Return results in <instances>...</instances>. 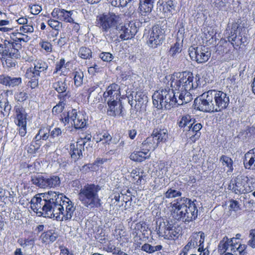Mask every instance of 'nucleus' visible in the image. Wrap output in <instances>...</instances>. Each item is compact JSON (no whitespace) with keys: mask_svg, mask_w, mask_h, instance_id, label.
<instances>
[{"mask_svg":"<svg viewBox=\"0 0 255 255\" xmlns=\"http://www.w3.org/2000/svg\"><path fill=\"white\" fill-rule=\"evenodd\" d=\"M134 100L135 102L134 106L135 109H137V106L141 107L142 105L146 104L148 101L147 97L140 91L136 93L134 96Z\"/></svg>","mask_w":255,"mask_h":255,"instance_id":"30","label":"nucleus"},{"mask_svg":"<svg viewBox=\"0 0 255 255\" xmlns=\"http://www.w3.org/2000/svg\"><path fill=\"white\" fill-rule=\"evenodd\" d=\"M67 96V94L65 95H59L58 98L60 99L59 103L55 106L52 109V113L58 114L61 113L64 108L65 104L64 101L65 100V97Z\"/></svg>","mask_w":255,"mask_h":255,"instance_id":"35","label":"nucleus"},{"mask_svg":"<svg viewBox=\"0 0 255 255\" xmlns=\"http://www.w3.org/2000/svg\"><path fill=\"white\" fill-rule=\"evenodd\" d=\"M178 230L175 226L169 224H166L165 222L160 223L157 231L159 236L164 237L167 240H174L179 233Z\"/></svg>","mask_w":255,"mask_h":255,"instance_id":"11","label":"nucleus"},{"mask_svg":"<svg viewBox=\"0 0 255 255\" xmlns=\"http://www.w3.org/2000/svg\"><path fill=\"white\" fill-rule=\"evenodd\" d=\"M250 240L248 242V245L252 248H255V229L252 230L250 231Z\"/></svg>","mask_w":255,"mask_h":255,"instance_id":"55","label":"nucleus"},{"mask_svg":"<svg viewBox=\"0 0 255 255\" xmlns=\"http://www.w3.org/2000/svg\"><path fill=\"white\" fill-rule=\"evenodd\" d=\"M74 84L76 87L81 86L83 83L84 80V73L80 70L78 69L74 72Z\"/></svg>","mask_w":255,"mask_h":255,"instance_id":"37","label":"nucleus"},{"mask_svg":"<svg viewBox=\"0 0 255 255\" xmlns=\"http://www.w3.org/2000/svg\"><path fill=\"white\" fill-rule=\"evenodd\" d=\"M181 195L182 193L181 192L172 188L169 189L165 193V197L166 198H175Z\"/></svg>","mask_w":255,"mask_h":255,"instance_id":"46","label":"nucleus"},{"mask_svg":"<svg viewBox=\"0 0 255 255\" xmlns=\"http://www.w3.org/2000/svg\"><path fill=\"white\" fill-rule=\"evenodd\" d=\"M70 114L72 123L75 128H82L86 126V119L82 112H77L75 109H72L70 111Z\"/></svg>","mask_w":255,"mask_h":255,"instance_id":"18","label":"nucleus"},{"mask_svg":"<svg viewBox=\"0 0 255 255\" xmlns=\"http://www.w3.org/2000/svg\"><path fill=\"white\" fill-rule=\"evenodd\" d=\"M216 112H221L227 108L230 103L228 95L221 91L213 90Z\"/></svg>","mask_w":255,"mask_h":255,"instance_id":"13","label":"nucleus"},{"mask_svg":"<svg viewBox=\"0 0 255 255\" xmlns=\"http://www.w3.org/2000/svg\"><path fill=\"white\" fill-rule=\"evenodd\" d=\"M240 32L238 35H236L232 37V39H229V41L234 42L236 44L239 45H241L244 42L243 41L242 36L240 35Z\"/></svg>","mask_w":255,"mask_h":255,"instance_id":"58","label":"nucleus"},{"mask_svg":"<svg viewBox=\"0 0 255 255\" xmlns=\"http://www.w3.org/2000/svg\"><path fill=\"white\" fill-rule=\"evenodd\" d=\"M21 83V78L20 77H10L5 75H0V83L8 86L13 87L18 86Z\"/></svg>","mask_w":255,"mask_h":255,"instance_id":"21","label":"nucleus"},{"mask_svg":"<svg viewBox=\"0 0 255 255\" xmlns=\"http://www.w3.org/2000/svg\"><path fill=\"white\" fill-rule=\"evenodd\" d=\"M43 242H54L57 238V235L52 230L48 231L41 235Z\"/></svg>","mask_w":255,"mask_h":255,"instance_id":"38","label":"nucleus"},{"mask_svg":"<svg viewBox=\"0 0 255 255\" xmlns=\"http://www.w3.org/2000/svg\"><path fill=\"white\" fill-rule=\"evenodd\" d=\"M7 42H9V40H4L3 43L0 44V54L1 55L2 58L5 56H6V45H7Z\"/></svg>","mask_w":255,"mask_h":255,"instance_id":"60","label":"nucleus"},{"mask_svg":"<svg viewBox=\"0 0 255 255\" xmlns=\"http://www.w3.org/2000/svg\"><path fill=\"white\" fill-rule=\"evenodd\" d=\"M139 22H137V26L133 21L122 24L121 22L118 24L116 29V37L118 33L120 34L119 38L122 40H127L132 38L136 33L138 30Z\"/></svg>","mask_w":255,"mask_h":255,"instance_id":"10","label":"nucleus"},{"mask_svg":"<svg viewBox=\"0 0 255 255\" xmlns=\"http://www.w3.org/2000/svg\"><path fill=\"white\" fill-rule=\"evenodd\" d=\"M214 99L213 90L205 92L195 99V108L203 112H216L215 104L212 103Z\"/></svg>","mask_w":255,"mask_h":255,"instance_id":"7","label":"nucleus"},{"mask_svg":"<svg viewBox=\"0 0 255 255\" xmlns=\"http://www.w3.org/2000/svg\"><path fill=\"white\" fill-rule=\"evenodd\" d=\"M78 54L82 59H89L92 57V52L91 50L88 48L82 47L79 49Z\"/></svg>","mask_w":255,"mask_h":255,"instance_id":"43","label":"nucleus"},{"mask_svg":"<svg viewBox=\"0 0 255 255\" xmlns=\"http://www.w3.org/2000/svg\"><path fill=\"white\" fill-rule=\"evenodd\" d=\"M189 54L193 60H195L198 63H203L207 62L211 56V52L198 47H190L189 49Z\"/></svg>","mask_w":255,"mask_h":255,"instance_id":"12","label":"nucleus"},{"mask_svg":"<svg viewBox=\"0 0 255 255\" xmlns=\"http://www.w3.org/2000/svg\"><path fill=\"white\" fill-rule=\"evenodd\" d=\"M244 164L246 169L255 170V147L246 154Z\"/></svg>","mask_w":255,"mask_h":255,"instance_id":"25","label":"nucleus"},{"mask_svg":"<svg viewBox=\"0 0 255 255\" xmlns=\"http://www.w3.org/2000/svg\"><path fill=\"white\" fill-rule=\"evenodd\" d=\"M120 87L118 84L113 83L109 86L103 94V98L107 103L116 102L120 100Z\"/></svg>","mask_w":255,"mask_h":255,"instance_id":"14","label":"nucleus"},{"mask_svg":"<svg viewBox=\"0 0 255 255\" xmlns=\"http://www.w3.org/2000/svg\"><path fill=\"white\" fill-rule=\"evenodd\" d=\"M196 200L192 201L186 197L178 198L172 205L173 217L178 221L189 223L195 220L198 216Z\"/></svg>","mask_w":255,"mask_h":255,"instance_id":"2","label":"nucleus"},{"mask_svg":"<svg viewBox=\"0 0 255 255\" xmlns=\"http://www.w3.org/2000/svg\"><path fill=\"white\" fill-rule=\"evenodd\" d=\"M11 108L12 106L7 98L0 101V111L3 116H8Z\"/></svg>","mask_w":255,"mask_h":255,"instance_id":"34","label":"nucleus"},{"mask_svg":"<svg viewBox=\"0 0 255 255\" xmlns=\"http://www.w3.org/2000/svg\"><path fill=\"white\" fill-rule=\"evenodd\" d=\"M121 21L119 15L114 12H109L98 16L96 24L107 39L114 41V39L116 37V29Z\"/></svg>","mask_w":255,"mask_h":255,"instance_id":"3","label":"nucleus"},{"mask_svg":"<svg viewBox=\"0 0 255 255\" xmlns=\"http://www.w3.org/2000/svg\"><path fill=\"white\" fill-rule=\"evenodd\" d=\"M141 250L144 252H145L148 254H152L153 253V246L151 245L145 243L141 247Z\"/></svg>","mask_w":255,"mask_h":255,"instance_id":"62","label":"nucleus"},{"mask_svg":"<svg viewBox=\"0 0 255 255\" xmlns=\"http://www.w3.org/2000/svg\"><path fill=\"white\" fill-rule=\"evenodd\" d=\"M35 141H32L29 145L26 146V149L29 153H34L40 147V143L39 139H35Z\"/></svg>","mask_w":255,"mask_h":255,"instance_id":"42","label":"nucleus"},{"mask_svg":"<svg viewBox=\"0 0 255 255\" xmlns=\"http://www.w3.org/2000/svg\"><path fill=\"white\" fill-rule=\"evenodd\" d=\"M6 47V49L5 51H6V56H9L10 57L13 58H20V52L19 50L21 49L20 43H12L10 41H9Z\"/></svg>","mask_w":255,"mask_h":255,"instance_id":"20","label":"nucleus"},{"mask_svg":"<svg viewBox=\"0 0 255 255\" xmlns=\"http://www.w3.org/2000/svg\"><path fill=\"white\" fill-rule=\"evenodd\" d=\"M60 22L55 19H50L48 21V24L53 29L58 30L60 27Z\"/></svg>","mask_w":255,"mask_h":255,"instance_id":"52","label":"nucleus"},{"mask_svg":"<svg viewBox=\"0 0 255 255\" xmlns=\"http://www.w3.org/2000/svg\"><path fill=\"white\" fill-rule=\"evenodd\" d=\"M2 59V60H4V62H2L3 66L8 68H11L16 66L17 64L16 60L18 58H13L10 57L9 56H5Z\"/></svg>","mask_w":255,"mask_h":255,"instance_id":"44","label":"nucleus"},{"mask_svg":"<svg viewBox=\"0 0 255 255\" xmlns=\"http://www.w3.org/2000/svg\"><path fill=\"white\" fill-rule=\"evenodd\" d=\"M84 142L83 139H78L76 143H70L69 152L71 158L75 161L83 157L82 151L84 149Z\"/></svg>","mask_w":255,"mask_h":255,"instance_id":"16","label":"nucleus"},{"mask_svg":"<svg viewBox=\"0 0 255 255\" xmlns=\"http://www.w3.org/2000/svg\"><path fill=\"white\" fill-rule=\"evenodd\" d=\"M60 179L59 176L52 175L46 177V188H55L59 186L60 184Z\"/></svg>","mask_w":255,"mask_h":255,"instance_id":"32","label":"nucleus"},{"mask_svg":"<svg viewBox=\"0 0 255 255\" xmlns=\"http://www.w3.org/2000/svg\"><path fill=\"white\" fill-rule=\"evenodd\" d=\"M42 10L41 6L37 4H34L30 6L31 13L33 14H38Z\"/></svg>","mask_w":255,"mask_h":255,"instance_id":"63","label":"nucleus"},{"mask_svg":"<svg viewBox=\"0 0 255 255\" xmlns=\"http://www.w3.org/2000/svg\"><path fill=\"white\" fill-rule=\"evenodd\" d=\"M50 137V128L49 127H43L39 129L38 133L36 135L35 139H42L46 140L49 137Z\"/></svg>","mask_w":255,"mask_h":255,"instance_id":"36","label":"nucleus"},{"mask_svg":"<svg viewBox=\"0 0 255 255\" xmlns=\"http://www.w3.org/2000/svg\"><path fill=\"white\" fill-rule=\"evenodd\" d=\"M52 87L59 94V95H65L68 96V91H67V86L66 80L64 81H58L53 84Z\"/></svg>","mask_w":255,"mask_h":255,"instance_id":"29","label":"nucleus"},{"mask_svg":"<svg viewBox=\"0 0 255 255\" xmlns=\"http://www.w3.org/2000/svg\"><path fill=\"white\" fill-rule=\"evenodd\" d=\"M70 115H71L70 111L66 114H63V115H61V118L60 119V120L65 124L66 123H69L70 121H71V124H73L72 122V118Z\"/></svg>","mask_w":255,"mask_h":255,"instance_id":"56","label":"nucleus"},{"mask_svg":"<svg viewBox=\"0 0 255 255\" xmlns=\"http://www.w3.org/2000/svg\"><path fill=\"white\" fill-rule=\"evenodd\" d=\"M152 100L153 105L158 109L169 110L177 103L176 91L168 87L155 92Z\"/></svg>","mask_w":255,"mask_h":255,"instance_id":"6","label":"nucleus"},{"mask_svg":"<svg viewBox=\"0 0 255 255\" xmlns=\"http://www.w3.org/2000/svg\"><path fill=\"white\" fill-rule=\"evenodd\" d=\"M107 104L108 106L107 112L108 115L112 117L122 115L123 106L121 100L111 102Z\"/></svg>","mask_w":255,"mask_h":255,"instance_id":"19","label":"nucleus"},{"mask_svg":"<svg viewBox=\"0 0 255 255\" xmlns=\"http://www.w3.org/2000/svg\"><path fill=\"white\" fill-rule=\"evenodd\" d=\"M48 68V64L42 60L35 61L34 63V67L28 69L25 74L27 78L31 76L40 77L42 72H46Z\"/></svg>","mask_w":255,"mask_h":255,"instance_id":"15","label":"nucleus"},{"mask_svg":"<svg viewBox=\"0 0 255 255\" xmlns=\"http://www.w3.org/2000/svg\"><path fill=\"white\" fill-rule=\"evenodd\" d=\"M18 242L22 247L25 248L29 246H33L34 244V240L33 239H27L23 241L22 240H18Z\"/></svg>","mask_w":255,"mask_h":255,"instance_id":"51","label":"nucleus"},{"mask_svg":"<svg viewBox=\"0 0 255 255\" xmlns=\"http://www.w3.org/2000/svg\"><path fill=\"white\" fill-rule=\"evenodd\" d=\"M247 177L238 175L232 179L229 185V189L236 194H247L253 191Z\"/></svg>","mask_w":255,"mask_h":255,"instance_id":"8","label":"nucleus"},{"mask_svg":"<svg viewBox=\"0 0 255 255\" xmlns=\"http://www.w3.org/2000/svg\"><path fill=\"white\" fill-rule=\"evenodd\" d=\"M195 238L198 239L197 240V244L198 246H203V244L204 242L205 236L203 232H199L194 234Z\"/></svg>","mask_w":255,"mask_h":255,"instance_id":"50","label":"nucleus"},{"mask_svg":"<svg viewBox=\"0 0 255 255\" xmlns=\"http://www.w3.org/2000/svg\"><path fill=\"white\" fill-rule=\"evenodd\" d=\"M150 156L149 151L147 150L143 149V145H141L140 150L132 153L129 157L133 161L142 162L146 159L149 158Z\"/></svg>","mask_w":255,"mask_h":255,"instance_id":"23","label":"nucleus"},{"mask_svg":"<svg viewBox=\"0 0 255 255\" xmlns=\"http://www.w3.org/2000/svg\"><path fill=\"white\" fill-rule=\"evenodd\" d=\"M195 123V120L191 116L186 115L183 116L178 122L179 128H182L184 131L190 128Z\"/></svg>","mask_w":255,"mask_h":255,"instance_id":"27","label":"nucleus"},{"mask_svg":"<svg viewBox=\"0 0 255 255\" xmlns=\"http://www.w3.org/2000/svg\"><path fill=\"white\" fill-rule=\"evenodd\" d=\"M31 208L39 216L57 221L70 220L75 210L73 203L62 193L48 191L36 195L31 200Z\"/></svg>","mask_w":255,"mask_h":255,"instance_id":"1","label":"nucleus"},{"mask_svg":"<svg viewBox=\"0 0 255 255\" xmlns=\"http://www.w3.org/2000/svg\"><path fill=\"white\" fill-rule=\"evenodd\" d=\"M62 130L59 128H55L52 130H50V138H55L58 137L62 134Z\"/></svg>","mask_w":255,"mask_h":255,"instance_id":"53","label":"nucleus"},{"mask_svg":"<svg viewBox=\"0 0 255 255\" xmlns=\"http://www.w3.org/2000/svg\"><path fill=\"white\" fill-rule=\"evenodd\" d=\"M197 240L198 239L195 238L193 234L189 238L187 245L183 248L184 251L188 252L190 249L196 248L198 247V245L197 244Z\"/></svg>","mask_w":255,"mask_h":255,"instance_id":"45","label":"nucleus"},{"mask_svg":"<svg viewBox=\"0 0 255 255\" xmlns=\"http://www.w3.org/2000/svg\"><path fill=\"white\" fill-rule=\"evenodd\" d=\"M100 58L105 62H110L114 58V56L110 52H103L99 55Z\"/></svg>","mask_w":255,"mask_h":255,"instance_id":"49","label":"nucleus"},{"mask_svg":"<svg viewBox=\"0 0 255 255\" xmlns=\"http://www.w3.org/2000/svg\"><path fill=\"white\" fill-rule=\"evenodd\" d=\"M194 78L192 73L190 72L174 73L170 76V87L174 91L191 90L196 89L201 85L200 77L199 75H196L194 82Z\"/></svg>","mask_w":255,"mask_h":255,"instance_id":"4","label":"nucleus"},{"mask_svg":"<svg viewBox=\"0 0 255 255\" xmlns=\"http://www.w3.org/2000/svg\"><path fill=\"white\" fill-rule=\"evenodd\" d=\"M28 98V94L24 92H20L17 94L16 99L18 101L23 102Z\"/></svg>","mask_w":255,"mask_h":255,"instance_id":"61","label":"nucleus"},{"mask_svg":"<svg viewBox=\"0 0 255 255\" xmlns=\"http://www.w3.org/2000/svg\"><path fill=\"white\" fill-rule=\"evenodd\" d=\"M34 30L33 27L32 26L27 25V24L22 25L19 27V32L24 33H32Z\"/></svg>","mask_w":255,"mask_h":255,"instance_id":"57","label":"nucleus"},{"mask_svg":"<svg viewBox=\"0 0 255 255\" xmlns=\"http://www.w3.org/2000/svg\"><path fill=\"white\" fill-rule=\"evenodd\" d=\"M39 44L42 48L44 49L46 52H50L52 51V45L50 42L47 41H42L40 42Z\"/></svg>","mask_w":255,"mask_h":255,"instance_id":"59","label":"nucleus"},{"mask_svg":"<svg viewBox=\"0 0 255 255\" xmlns=\"http://www.w3.org/2000/svg\"><path fill=\"white\" fill-rule=\"evenodd\" d=\"M189 91L186 90L176 91V97H178V100H177L176 104L182 105L192 101L193 99L192 95Z\"/></svg>","mask_w":255,"mask_h":255,"instance_id":"22","label":"nucleus"},{"mask_svg":"<svg viewBox=\"0 0 255 255\" xmlns=\"http://www.w3.org/2000/svg\"><path fill=\"white\" fill-rule=\"evenodd\" d=\"M158 141L156 138L152 134L151 136L148 137L142 143L143 149L153 151L158 145Z\"/></svg>","mask_w":255,"mask_h":255,"instance_id":"28","label":"nucleus"},{"mask_svg":"<svg viewBox=\"0 0 255 255\" xmlns=\"http://www.w3.org/2000/svg\"><path fill=\"white\" fill-rule=\"evenodd\" d=\"M153 136L156 138L158 143L164 142L168 138L167 130L166 129H157L153 130L152 133Z\"/></svg>","mask_w":255,"mask_h":255,"instance_id":"33","label":"nucleus"},{"mask_svg":"<svg viewBox=\"0 0 255 255\" xmlns=\"http://www.w3.org/2000/svg\"><path fill=\"white\" fill-rule=\"evenodd\" d=\"M220 161L223 166H226L229 168L227 172H232L233 171V160L230 157L226 155H222L220 157Z\"/></svg>","mask_w":255,"mask_h":255,"instance_id":"39","label":"nucleus"},{"mask_svg":"<svg viewBox=\"0 0 255 255\" xmlns=\"http://www.w3.org/2000/svg\"><path fill=\"white\" fill-rule=\"evenodd\" d=\"M14 110L15 112V116L17 120L18 126H24L26 125V113L23 107L20 105H16Z\"/></svg>","mask_w":255,"mask_h":255,"instance_id":"24","label":"nucleus"},{"mask_svg":"<svg viewBox=\"0 0 255 255\" xmlns=\"http://www.w3.org/2000/svg\"><path fill=\"white\" fill-rule=\"evenodd\" d=\"M153 8V3L146 0H139L138 10L141 15H148L152 11Z\"/></svg>","mask_w":255,"mask_h":255,"instance_id":"26","label":"nucleus"},{"mask_svg":"<svg viewBox=\"0 0 255 255\" xmlns=\"http://www.w3.org/2000/svg\"><path fill=\"white\" fill-rule=\"evenodd\" d=\"M229 208L230 210H232L235 212L240 210V205L238 201L233 199L230 201Z\"/></svg>","mask_w":255,"mask_h":255,"instance_id":"54","label":"nucleus"},{"mask_svg":"<svg viewBox=\"0 0 255 255\" xmlns=\"http://www.w3.org/2000/svg\"><path fill=\"white\" fill-rule=\"evenodd\" d=\"M31 181L36 186L42 188H46V177L36 174L31 176Z\"/></svg>","mask_w":255,"mask_h":255,"instance_id":"31","label":"nucleus"},{"mask_svg":"<svg viewBox=\"0 0 255 255\" xmlns=\"http://www.w3.org/2000/svg\"><path fill=\"white\" fill-rule=\"evenodd\" d=\"M165 29L159 25L152 27L149 33L146 44L151 48H156L161 45L165 39Z\"/></svg>","mask_w":255,"mask_h":255,"instance_id":"9","label":"nucleus"},{"mask_svg":"<svg viewBox=\"0 0 255 255\" xmlns=\"http://www.w3.org/2000/svg\"><path fill=\"white\" fill-rule=\"evenodd\" d=\"M182 51V45L178 42H176L171 47L169 51L168 55L172 57H176Z\"/></svg>","mask_w":255,"mask_h":255,"instance_id":"41","label":"nucleus"},{"mask_svg":"<svg viewBox=\"0 0 255 255\" xmlns=\"http://www.w3.org/2000/svg\"><path fill=\"white\" fill-rule=\"evenodd\" d=\"M73 13V10L68 11L64 9L55 8L51 12V15L53 17L59 20L66 22L74 23V19L71 17Z\"/></svg>","mask_w":255,"mask_h":255,"instance_id":"17","label":"nucleus"},{"mask_svg":"<svg viewBox=\"0 0 255 255\" xmlns=\"http://www.w3.org/2000/svg\"><path fill=\"white\" fill-rule=\"evenodd\" d=\"M228 238L225 237L220 242L218 245V252L221 255H223L228 250L229 248Z\"/></svg>","mask_w":255,"mask_h":255,"instance_id":"40","label":"nucleus"},{"mask_svg":"<svg viewBox=\"0 0 255 255\" xmlns=\"http://www.w3.org/2000/svg\"><path fill=\"white\" fill-rule=\"evenodd\" d=\"M101 189L102 187L98 184H87L80 190L79 199L87 208H100L102 206V202L98 193Z\"/></svg>","mask_w":255,"mask_h":255,"instance_id":"5","label":"nucleus"},{"mask_svg":"<svg viewBox=\"0 0 255 255\" xmlns=\"http://www.w3.org/2000/svg\"><path fill=\"white\" fill-rule=\"evenodd\" d=\"M213 5L220 9H225L226 4L228 2V0H211Z\"/></svg>","mask_w":255,"mask_h":255,"instance_id":"47","label":"nucleus"},{"mask_svg":"<svg viewBox=\"0 0 255 255\" xmlns=\"http://www.w3.org/2000/svg\"><path fill=\"white\" fill-rule=\"evenodd\" d=\"M38 77H39L31 76L30 78H29V79H31V80L29 82V83H30V86L32 88H34L38 86Z\"/></svg>","mask_w":255,"mask_h":255,"instance_id":"64","label":"nucleus"},{"mask_svg":"<svg viewBox=\"0 0 255 255\" xmlns=\"http://www.w3.org/2000/svg\"><path fill=\"white\" fill-rule=\"evenodd\" d=\"M185 131H187L186 134L187 137L190 138L193 142H195L201 135V132H196L195 133L193 131H192V130L189 128Z\"/></svg>","mask_w":255,"mask_h":255,"instance_id":"48","label":"nucleus"}]
</instances>
